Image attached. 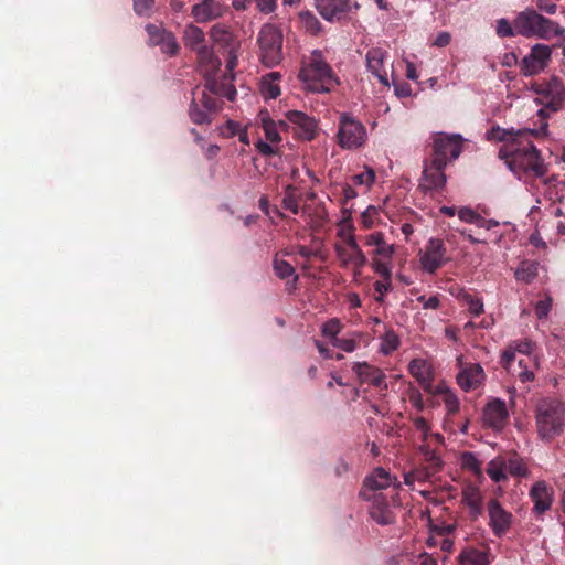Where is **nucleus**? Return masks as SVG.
I'll list each match as a JSON object with an SVG mask.
<instances>
[{
    "label": "nucleus",
    "instance_id": "nucleus-29",
    "mask_svg": "<svg viewBox=\"0 0 565 565\" xmlns=\"http://www.w3.org/2000/svg\"><path fill=\"white\" fill-rule=\"evenodd\" d=\"M462 501L469 509L470 515L476 519L482 513V494L477 487L469 486L462 492Z\"/></svg>",
    "mask_w": 565,
    "mask_h": 565
},
{
    "label": "nucleus",
    "instance_id": "nucleus-4",
    "mask_svg": "<svg viewBox=\"0 0 565 565\" xmlns=\"http://www.w3.org/2000/svg\"><path fill=\"white\" fill-rule=\"evenodd\" d=\"M565 405L556 398H543L535 406V426L542 440H552L563 433Z\"/></svg>",
    "mask_w": 565,
    "mask_h": 565
},
{
    "label": "nucleus",
    "instance_id": "nucleus-60",
    "mask_svg": "<svg viewBox=\"0 0 565 565\" xmlns=\"http://www.w3.org/2000/svg\"><path fill=\"white\" fill-rule=\"evenodd\" d=\"M450 41H451L450 33L443 31L437 34L436 39L434 40L433 45L438 46V47H445L450 43Z\"/></svg>",
    "mask_w": 565,
    "mask_h": 565
},
{
    "label": "nucleus",
    "instance_id": "nucleus-33",
    "mask_svg": "<svg viewBox=\"0 0 565 565\" xmlns=\"http://www.w3.org/2000/svg\"><path fill=\"white\" fill-rule=\"evenodd\" d=\"M279 78L280 74L277 72H271L263 77L260 92L264 98L275 99L280 95V87L277 83Z\"/></svg>",
    "mask_w": 565,
    "mask_h": 565
},
{
    "label": "nucleus",
    "instance_id": "nucleus-27",
    "mask_svg": "<svg viewBox=\"0 0 565 565\" xmlns=\"http://www.w3.org/2000/svg\"><path fill=\"white\" fill-rule=\"evenodd\" d=\"M353 371L361 381L369 382L374 386L381 387L384 383V373L380 369L373 367L365 362L354 363Z\"/></svg>",
    "mask_w": 565,
    "mask_h": 565
},
{
    "label": "nucleus",
    "instance_id": "nucleus-30",
    "mask_svg": "<svg viewBox=\"0 0 565 565\" xmlns=\"http://www.w3.org/2000/svg\"><path fill=\"white\" fill-rule=\"evenodd\" d=\"M395 481L396 477L391 476V473L383 468H377L365 479L364 486L371 490H382L394 484Z\"/></svg>",
    "mask_w": 565,
    "mask_h": 565
},
{
    "label": "nucleus",
    "instance_id": "nucleus-49",
    "mask_svg": "<svg viewBox=\"0 0 565 565\" xmlns=\"http://www.w3.org/2000/svg\"><path fill=\"white\" fill-rule=\"evenodd\" d=\"M419 451L424 456L425 460L430 462L433 468H437L440 466V459L437 456L436 451L430 448L428 444H424L419 447Z\"/></svg>",
    "mask_w": 565,
    "mask_h": 565
},
{
    "label": "nucleus",
    "instance_id": "nucleus-11",
    "mask_svg": "<svg viewBox=\"0 0 565 565\" xmlns=\"http://www.w3.org/2000/svg\"><path fill=\"white\" fill-rule=\"evenodd\" d=\"M333 248L340 266L351 268L355 276L360 275L362 268L367 264V257L358 241L335 242Z\"/></svg>",
    "mask_w": 565,
    "mask_h": 565
},
{
    "label": "nucleus",
    "instance_id": "nucleus-21",
    "mask_svg": "<svg viewBox=\"0 0 565 565\" xmlns=\"http://www.w3.org/2000/svg\"><path fill=\"white\" fill-rule=\"evenodd\" d=\"M367 70L385 86H388L386 60L387 52L381 47H372L367 51L366 56Z\"/></svg>",
    "mask_w": 565,
    "mask_h": 565
},
{
    "label": "nucleus",
    "instance_id": "nucleus-31",
    "mask_svg": "<svg viewBox=\"0 0 565 565\" xmlns=\"http://www.w3.org/2000/svg\"><path fill=\"white\" fill-rule=\"evenodd\" d=\"M370 515L376 523L381 525H387L394 521L392 511L388 509L387 504L383 502L380 494L373 498Z\"/></svg>",
    "mask_w": 565,
    "mask_h": 565
},
{
    "label": "nucleus",
    "instance_id": "nucleus-20",
    "mask_svg": "<svg viewBox=\"0 0 565 565\" xmlns=\"http://www.w3.org/2000/svg\"><path fill=\"white\" fill-rule=\"evenodd\" d=\"M226 11V7L218 0H202L192 7L191 14L198 23L221 18Z\"/></svg>",
    "mask_w": 565,
    "mask_h": 565
},
{
    "label": "nucleus",
    "instance_id": "nucleus-37",
    "mask_svg": "<svg viewBox=\"0 0 565 565\" xmlns=\"http://www.w3.org/2000/svg\"><path fill=\"white\" fill-rule=\"evenodd\" d=\"M537 274L539 264L536 262L523 260L515 269L514 276L516 280L524 284H530L535 279Z\"/></svg>",
    "mask_w": 565,
    "mask_h": 565
},
{
    "label": "nucleus",
    "instance_id": "nucleus-56",
    "mask_svg": "<svg viewBox=\"0 0 565 565\" xmlns=\"http://www.w3.org/2000/svg\"><path fill=\"white\" fill-rule=\"evenodd\" d=\"M414 425H415L416 429L423 434L424 441H428L430 431H429V425L426 422V419L424 417H416L414 419Z\"/></svg>",
    "mask_w": 565,
    "mask_h": 565
},
{
    "label": "nucleus",
    "instance_id": "nucleus-64",
    "mask_svg": "<svg viewBox=\"0 0 565 565\" xmlns=\"http://www.w3.org/2000/svg\"><path fill=\"white\" fill-rule=\"evenodd\" d=\"M530 243L537 248H545L546 244L539 233H533L530 236Z\"/></svg>",
    "mask_w": 565,
    "mask_h": 565
},
{
    "label": "nucleus",
    "instance_id": "nucleus-32",
    "mask_svg": "<svg viewBox=\"0 0 565 565\" xmlns=\"http://www.w3.org/2000/svg\"><path fill=\"white\" fill-rule=\"evenodd\" d=\"M337 242H354L356 241L355 227L349 211H343L341 220L337 225Z\"/></svg>",
    "mask_w": 565,
    "mask_h": 565
},
{
    "label": "nucleus",
    "instance_id": "nucleus-53",
    "mask_svg": "<svg viewBox=\"0 0 565 565\" xmlns=\"http://www.w3.org/2000/svg\"><path fill=\"white\" fill-rule=\"evenodd\" d=\"M551 306H552V300L548 297L544 300L539 301L535 306V315L537 316V318L543 319V318L547 317V315L551 310Z\"/></svg>",
    "mask_w": 565,
    "mask_h": 565
},
{
    "label": "nucleus",
    "instance_id": "nucleus-46",
    "mask_svg": "<svg viewBox=\"0 0 565 565\" xmlns=\"http://www.w3.org/2000/svg\"><path fill=\"white\" fill-rule=\"evenodd\" d=\"M299 17L307 31L317 33L320 30V22L311 12H301Z\"/></svg>",
    "mask_w": 565,
    "mask_h": 565
},
{
    "label": "nucleus",
    "instance_id": "nucleus-5",
    "mask_svg": "<svg viewBox=\"0 0 565 565\" xmlns=\"http://www.w3.org/2000/svg\"><path fill=\"white\" fill-rule=\"evenodd\" d=\"M184 46L196 54L200 68L205 77L214 76L220 70L221 61L213 49L207 45L203 30L192 23L186 24L182 36Z\"/></svg>",
    "mask_w": 565,
    "mask_h": 565
},
{
    "label": "nucleus",
    "instance_id": "nucleus-35",
    "mask_svg": "<svg viewBox=\"0 0 565 565\" xmlns=\"http://www.w3.org/2000/svg\"><path fill=\"white\" fill-rule=\"evenodd\" d=\"M460 565H489L490 558L486 551L468 548L459 556Z\"/></svg>",
    "mask_w": 565,
    "mask_h": 565
},
{
    "label": "nucleus",
    "instance_id": "nucleus-7",
    "mask_svg": "<svg viewBox=\"0 0 565 565\" xmlns=\"http://www.w3.org/2000/svg\"><path fill=\"white\" fill-rule=\"evenodd\" d=\"M367 131L365 126L350 114H341L337 132L340 148L347 150L359 149L365 145Z\"/></svg>",
    "mask_w": 565,
    "mask_h": 565
},
{
    "label": "nucleus",
    "instance_id": "nucleus-2",
    "mask_svg": "<svg viewBox=\"0 0 565 565\" xmlns=\"http://www.w3.org/2000/svg\"><path fill=\"white\" fill-rule=\"evenodd\" d=\"M299 78L306 88L313 93H327L338 85V79L319 50H313L303 60Z\"/></svg>",
    "mask_w": 565,
    "mask_h": 565
},
{
    "label": "nucleus",
    "instance_id": "nucleus-62",
    "mask_svg": "<svg viewBox=\"0 0 565 565\" xmlns=\"http://www.w3.org/2000/svg\"><path fill=\"white\" fill-rule=\"evenodd\" d=\"M409 401L413 404V406L416 407L418 411H422L424 408L423 397L419 392H413L409 396Z\"/></svg>",
    "mask_w": 565,
    "mask_h": 565
},
{
    "label": "nucleus",
    "instance_id": "nucleus-28",
    "mask_svg": "<svg viewBox=\"0 0 565 565\" xmlns=\"http://www.w3.org/2000/svg\"><path fill=\"white\" fill-rule=\"evenodd\" d=\"M258 119L262 124L266 139L271 143L280 142L281 138L278 131V124L270 118L269 113L267 110L259 111ZM279 126L285 129L287 128V122L279 121Z\"/></svg>",
    "mask_w": 565,
    "mask_h": 565
},
{
    "label": "nucleus",
    "instance_id": "nucleus-26",
    "mask_svg": "<svg viewBox=\"0 0 565 565\" xmlns=\"http://www.w3.org/2000/svg\"><path fill=\"white\" fill-rule=\"evenodd\" d=\"M286 118L289 122L296 125L300 131L299 135L306 139L311 140L315 138L317 124L315 119L307 116L305 113L299 110H290L286 113Z\"/></svg>",
    "mask_w": 565,
    "mask_h": 565
},
{
    "label": "nucleus",
    "instance_id": "nucleus-57",
    "mask_svg": "<svg viewBox=\"0 0 565 565\" xmlns=\"http://www.w3.org/2000/svg\"><path fill=\"white\" fill-rule=\"evenodd\" d=\"M417 301L423 305L425 309H438L440 306V300L438 296H431L426 298L425 296H419Z\"/></svg>",
    "mask_w": 565,
    "mask_h": 565
},
{
    "label": "nucleus",
    "instance_id": "nucleus-19",
    "mask_svg": "<svg viewBox=\"0 0 565 565\" xmlns=\"http://www.w3.org/2000/svg\"><path fill=\"white\" fill-rule=\"evenodd\" d=\"M460 372L457 375L459 386L465 391L477 388L484 380V372L480 364L468 363L463 364L459 359Z\"/></svg>",
    "mask_w": 565,
    "mask_h": 565
},
{
    "label": "nucleus",
    "instance_id": "nucleus-55",
    "mask_svg": "<svg viewBox=\"0 0 565 565\" xmlns=\"http://www.w3.org/2000/svg\"><path fill=\"white\" fill-rule=\"evenodd\" d=\"M535 3L539 11L545 12L551 15L556 13L557 6L552 0H536Z\"/></svg>",
    "mask_w": 565,
    "mask_h": 565
},
{
    "label": "nucleus",
    "instance_id": "nucleus-6",
    "mask_svg": "<svg viewBox=\"0 0 565 565\" xmlns=\"http://www.w3.org/2000/svg\"><path fill=\"white\" fill-rule=\"evenodd\" d=\"M364 242L366 246L373 247L371 253L373 269L385 280H390L392 275L391 260L395 254L394 244L387 243L382 232H373L366 235Z\"/></svg>",
    "mask_w": 565,
    "mask_h": 565
},
{
    "label": "nucleus",
    "instance_id": "nucleus-58",
    "mask_svg": "<svg viewBox=\"0 0 565 565\" xmlns=\"http://www.w3.org/2000/svg\"><path fill=\"white\" fill-rule=\"evenodd\" d=\"M255 146L258 152L262 153L263 156H273L276 153V148L271 142L258 140Z\"/></svg>",
    "mask_w": 565,
    "mask_h": 565
},
{
    "label": "nucleus",
    "instance_id": "nucleus-9",
    "mask_svg": "<svg viewBox=\"0 0 565 565\" xmlns=\"http://www.w3.org/2000/svg\"><path fill=\"white\" fill-rule=\"evenodd\" d=\"M260 58L268 66L277 65L282 58V35L273 24L264 25L258 34Z\"/></svg>",
    "mask_w": 565,
    "mask_h": 565
},
{
    "label": "nucleus",
    "instance_id": "nucleus-47",
    "mask_svg": "<svg viewBox=\"0 0 565 565\" xmlns=\"http://www.w3.org/2000/svg\"><path fill=\"white\" fill-rule=\"evenodd\" d=\"M461 465L463 468L469 469L477 475L481 472V462L471 452H466L462 455Z\"/></svg>",
    "mask_w": 565,
    "mask_h": 565
},
{
    "label": "nucleus",
    "instance_id": "nucleus-54",
    "mask_svg": "<svg viewBox=\"0 0 565 565\" xmlns=\"http://www.w3.org/2000/svg\"><path fill=\"white\" fill-rule=\"evenodd\" d=\"M332 345L345 352H353L356 349V343L352 339H334Z\"/></svg>",
    "mask_w": 565,
    "mask_h": 565
},
{
    "label": "nucleus",
    "instance_id": "nucleus-12",
    "mask_svg": "<svg viewBox=\"0 0 565 565\" xmlns=\"http://www.w3.org/2000/svg\"><path fill=\"white\" fill-rule=\"evenodd\" d=\"M462 140V137L458 134L436 132L433 136L431 158L440 159L445 164H448L449 161L456 160L460 156Z\"/></svg>",
    "mask_w": 565,
    "mask_h": 565
},
{
    "label": "nucleus",
    "instance_id": "nucleus-48",
    "mask_svg": "<svg viewBox=\"0 0 565 565\" xmlns=\"http://www.w3.org/2000/svg\"><path fill=\"white\" fill-rule=\"evenodd\" d=\"M341 330L339 320L332 319L322 326V334L330 338L331 342L338 339L337 335Z\"/></svg>",
    "mask_w": 565,
    "mask_h": 565
},
{
    "label": "nucleus",
    "instance_id": "nucleus-8",
    "mask_svg": "<svg viewBox=\"0 0 565 565\" xmlns=\"http://www.w3.org/2000/svg\"><path fill=\"white\" fill-rule=\"evenodd\" d=\"M487 473L494 482H502L509 476L526 478L530 470L525 461L516 455L510 457L498 456L488 463Z\"/></svg>",
    "mask_w": 565,
    "mask_h": 565
},
{
    "label": "nucleus",
    "instance_id": "nucleus-14",
    "mask_svg": "<svg viewBox=\"0 0 565 565\" xmlns=\"http://www.w3.org/2000/svg\"><path fill=\"white\" fill-rule=\"evenodd\" d=\"M447 262L446 247L440 239L428 241L424 252L419 255V264L424 271L434 274Z\"/></svg>",
    "mask_w": 565,
    "mask_h": 565
},
{
    "label": "nucleus",
    "instance_id": "nucleus-61",
    "mask_svg": "<svg viewBox=\"0 0 565 565\" xmlns=\"http://www.w3.org/2000/svg\"><path fill=\"white\" fill-rule=\"evenodd\" d=\"M515 352L523 354V356L531 355L532 345L530 342H520L514 347Z\"/></svg>",
    "mask_w": 565,
    "mask_h": 565
},
{
    "label": "nucleus",
    "instance_id": "nucleus-59",
    "mask_svg": "<svg viewBox=\"0 0 565 565\" xmlns=\"http://www.w3.org/2000/svg\"><path fill=\"white\" fill-rule=\"evenodd\" d=\"M154 0H134L135 11L138 14H147L151 9Z\"/></svg>",
    "mask_w": 565,
    "mask_h": 565
},
{
    "label": "nucleus",
    "instance_id": "nucleus-39",
    "mask_svg": "<svg viewBox=\"0 0 565 565\" xmlns=\"http://www.w3.org/2000/svg\"><path fill=\"white\" fill-rule=\"evenodd\" d=\"M274 270L277 277L280 279H286L292 277V282H296L298 277L295 275L294 267L286 260L275 257L274 259Z\"/></svg>",
    "mask_w": 565,
    "mask_h": 565
},
{
    "label": "nucleus",
    "instance_id": "nucleus-45",
    "mask_svg": "<svg viewBox=\"0 0 565 565\" xmlns=\"http://www.w3.org/2000/svg\"><path fill=\"white\" fill-rule=\"evenodd\" d=\"M379 209L375 206H369L361 215V224L364 228H371L375 225L379 218Z\"/></svg>",
    "mask_w": 565,
    "mask_h": 565
},
{
    "label": "nucleus",
    "instance_id": "nucleus-1",
    "mask_svg": "<svg viewBox=\"0 0 565 565\" xmlns=\"http://www.w3.org/2000/svg\"><path fill=\"white\" fill-rule=\"evenodd\" d=\"M537 116L543 120L537 129L493 127L487 132L488 140L503 143L499 150V157L505 160L508 168L519 177L521 172H531L535 177H543L547 171L540 151L531 140L532 137L539 138L547 135L545 110L540 109Z\"/></svg>",
    "mask_w": 565,
    "mask_h": 565
},
{
    "label": "nucleus",
    "instance_id": "nucleus-17",
    "mask_svg": "<svg viewBox=\"0 0 565 565\" xmlns=\"http://www.w3.org/2000/svg\"><path fill=\"white\" fill-rule=\"evenodd\" d=\"M529 497L533 502V511L542 514L552 508L554 490L546 481L540 480L532 486Z\"/></svg>",
    "mask_w": 565,
    "mask_h": 565
},
{
    "label": "nucleus",
    "instance_id": "nucleus-16",
    "mask_svg": "<svg viewBox=\"0 0 565 565\" xmlns=\"http://www.w3.org/2000/svg\"><path fill=\"white\" fill-rule=\"evenodd\" d=\"M447 164L440 159L431 158L425 162L419 186L425 192L439 190L446 184L447 178L444 172Z\"/></svg>",
    "mask_w": 565,
    "mask_h": 565
},
{
    "label": "nucleus",
    "instance_id": "nucleus-44",
    "mask_svg": "<svg viewBox=\"0 0 565 565\" xmlns=\"http://www.w3.org/2000/svg\"><path fill=\"white\" fill-rule=\"evenodd\" d=\"M462 300L472 316L478 317L483 312V302L480 298L465 294Z\"/></svg>",
    "mask_w": 565,
    "mask_h": 565
},
{
    "label": "nucleus",
    "instance_id": "nucleus-38",
    "mask_svg": "<svg viewBox=\"0 0 565 565\" xmlns=\"http://www.w3.org/2000/svg\"><path fill=\"white\" fill-rule=\"evenodd\" d=\"M539 366L535 358L532 355L521 356L518 360V376L522 382H530L534 380V369Z\"/></svg>",
    "mask_w": 565,
    "mask_h": 565
},
{
    "label": "nucleus",
    "instance_id": "nucleus-52",
    "mask_svg": "<svg viewBox=\"0 0 565 565\" xmlns=\"http://www.w3.org/2000/svg\"><path fill=\"white\" fill-rule=\"evenodd\" d=\"M189 114H190L192 121L198 125L209 122L207 114L204 110L199 109L195 104L191 105Z\"/></svg>",
    "mask_w": 565,
    "mask_h": 565
},
{
    "label": "nucleus",
    "instance_id": "nucleus-15",
    "mask_svg": "<svg viewBox=\"0 0 565 565\" xmlns=\"http://www.w3.org/2000/svg\"><path fill=\"white\" fill-rule=\"evenodd\" d=\"M487 511L489 516V526L493 535L497 537L505 535L513 522L512 513L505 510L495 499L489 501Z\"/></svg>",
    "mask_w": 565,
    "mask_h": 565
},
{
    "label": "nucleus",
    "instance_id": "nucleus-42",
    "mask_svg": "<svg viewBox=\"0 0 565 565\" xmlns=\"http://www.w3.org/2000/svg\"><path fill=\"white\" fill-rule=\"evenodd\" d=\"M375 181V172L370 167H364V171L352 177V183L354 185H361L365 189H370Z\"/></svg>",
    "mask_w": 565,
    "mask_h": 565
},
{
    "label": "nucleus",
    "instance_id": "nucleus-41",
    "mask_svg": "<svg viewBox=\"0 0 565 565\" xmlns=\"http://www.w3.org/2000/svg\"><path fill=\"white\" fill-rule=\"evenodd\" d=\"M296 188L292 185H287L285 189V195L282 199V206L286 210H289L294 214H297L299 212V205H298V196L296 194Z\"/></svg>",
    "mask_w": 565,
    "mask_h": 565
},
{
    "label": "nucleus",
    "instance_id": "nucleus-22",
    "mask_svg": "<svg viewBox=\"0 0 565 565\" xmlns=\"http://www.w3.org/2000/svg\"><path fill=\"white\" fill-rule=\"evenodd\" d=\"M534 90L551 99L553 110L558 109L565 102V85L558 76H551L544 84L536 85Z\"/></svg>",
    "mask_w": 565,
    "mask_h": 565
},
{
    "label": "nucleus",
    "instance_id": "nucleus-3",
    "mask_svg": "<svg viewBox=\"0 0 565 565\" xmlns=\"http://www.w3.org/2000/svg\"><path fill=\"white\" fill-rule=\"evenodd\" d=\"M516 32L526 39L551 40L564 36L565 28L537 10L526 8L516 14Z\"/></svg>",
    "mask_w": 565,
    "mask_h": 565
},
{
    "label": "nucleus",
    "instance_id": "nucleus-24",
    "mask_svg": "<svg viewBox=\"0 0 565 565\" xmlns=\"http://www.w3.org/2000/svg\"><path fill=\"white\" fill-rule=\"evenodd\" d=\"M147 32L151 42L160 45L163 53L174 55L179 51V44L172 33L159 30L154 25H147Z\"/></svg>",
    "mask_w": 565,
    "mask_h": 565
},
{
    "label": "nucleus",
    "instance_id": "nucleus-23",
    "mask_svg": "<svg viewBox=\"0 0 565 565\" xmlns=\"http://www.w3.org/2000/svg\"><path fill=\"white\" fill-rule=\"evenodd\" d=\"M320 15L330 22L340 21L350 10L349 0H320L317 4Z\"/></svg>",
    "mask_w": 565,
    "mask_h": 565
},
{
    "label": "nucleus",
    "instance_id": "nucleus-51",
    "mask_svg": "<svg viewBox=\"0 0 565 565\" xmlns=\"http://www.w3.org/2000/svg\"><path fill=\"white\" fill-rule=\"evenodd\" d=\"M515 350L513 347H510L502 353V365L511 373H515L516 370L514 369L513 362L515 360Z\"/></svg>",
    "mask_w": 565,
    "mask_h": 565
},
{
    "label": "nucleus",
    "instance_id": "nucleus-50",
    "mask_svg": "<svg viewBox=\"0 0 565 565\" xmlns=\"http://www.w3.org/2000/svg\"><path fill=\"white\" fill-rule=\"evenodd\" d=\"M458 217L460 221L477 225L479 221V214L470 207H460L458 211Z\"/></svg>",
    "mask_w": 565,
    "mask_h": 565
},
{
    "label": "nucleus",
    "instance_id": "nucleus-13",
    "mask_svg": "<svg viewBox=\"0 0 565 565\" xmlns=\"http://www.w3.org/2000/svg\"><path fill=\"white\" fill-rule=\"evenodd\" d=\"M551 58L552 47L544 43H536L521 60L520 70L524 76L537 75L548 66Z\"/></svg>",
    "mask_w": 565,
    "mask_h": 565
},
{
    "label": "nucleus",
    "instance_id": "nucleus-18",
    "mask_svg": "<svg viewBox=\"0 0 565 565\" xmlns=\"http://www.w3.org/2000/svg\"><path fill=\"white\" fill-rule=\"evenodd\" d=\"M505 402L499 398L491 399L483 409V424L493 429H502L508 419Z\"/></svg>",
    "mask_w": 565,
    "mask_h": 565
},
{
    "label": "nucleus",
    "instance_id": "nucleus-34",
    "mask_svg": "<svg viewBox=\"0 0 565 565\" xmlns=\"http://www.w3.org/2000/svg\"><path fill=\"white\" fill-rule=\"evenodd\" d=\"M429 394L439 396L450 414L458 412L459 401L457 396L444 383L436 385V387Z\"/></svg>",
    "mask_w": 565,
    "mask_h": 565
},
{
    "label": "nucleus",
    "instance_id": "nucleus-36",
    "mask_svg": "<svg viewBox=\"0 0 565 565\" xmlns=\"http://www.w3.org/2000/svg\"><path fill=\"white\" fill-rule=\"evenodd\" d=\"M210 77L211 76H209L206 78L209 81V88L212 94L226 97L228 100L235 99L236 89L233 86V84L231 83L234 78H232V79L230 78V74L227 71L224 75V79L226 81V83H222V84H217L215 82L210 83ZM233 77H235L234 74H233Z\"/></svg>",
    "mask_w": 565,
    "mask_h": 565
},
{
    "label": "nucleus",
    "instance_id": "nucleus-25",
    "mask_svg": "<svg viewBox=\"0 0 565 565\" xmlns=\"http://www.w3.org/2000/svg\"><path fill=\"white\" fill-rule=\"evenodd\" d=\"M409 372L427 393H430L436 387L431 383L433 370L431 365L427 361L422 359L411 361Z\"/></svg>",
    "mask_w": 565,
    "mask_h": 565
},
{
    "label": "nucleus",
    "instance_id": "nucleus-43",
    "mask_svg": "<svg viewBox=\"0 0 565 565\" xmlns=\"http://www.w3.org/2000/svg\"><path fill=\"white\" fill-rule=\"evenodd\" d=\"M399 345V339L396 333L392 330L385 332L381 339V352L390 354L395 351Z\"/></svg>",
    "mask_w": 565,
    "mask_h": 565
},
{
    "label": "nucleus",
    "instance_id": "nucleus-40",
    "mask_svg": "<svg viewBox=\"0 0 565 565\" xmlns=\"http://www.w3.org/2000/svg\"><path fill=\"white\" fill-rule=\"evenodd\" d=\"M495 32L500 38H512L519 35L516 32V17L512 23L508 19H499L497 21Z\"/></svg>",
    "mask_w": 565,
    "mask_h": 565
},
{
    "label": "nucleus",
    "instance_id": "nucleus-10",
    "mask_svg": "<svg viewBox=\"0 0 565 565\" xmlns=\"http://www.w3.org/2000/svg\"><path fill=\"white\" fill-rule=\"evenodd\" d=\"M210 39L214 45L225 50L226 70L230 78H233V71L237 66L241 42L224 24H214L210 30Z\"/></svg>",
    "mask_w": 565,
    "mask_h": 565
},
{
    "label": "nucleus",
    "instance_id": "nucleus-63",
    "mask_svg": "<svg viewBox=\"0 0 565 565\" xmlns=\"http://www.w3.org/2000/svg\"><path fill=\"white\" fill-rule=\"evenodd\" d=\"M499 225V222L495 220H486L481 215H479V221L477 223L478 227L491 230Z\"/></svg>",
    "mask_w": 565,
    "mask_h": 565
}]
</instances>
